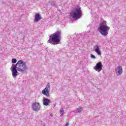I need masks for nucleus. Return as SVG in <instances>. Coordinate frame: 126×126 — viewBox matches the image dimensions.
Wrapping results in <instances>:
<instances>
[{"label": "nucleus", "instance_id": "f257e3e1", "mask_svg": "<svg viewBox=\"0 0 126 126\" xmlns=\"http://www.w3.org/2000/svg\"><path fill=\"white\" fill-rule=\"evenodd\" d=\"M27 69V66H26V63L22 60L19 61L16 64H12L11 67L12 75L14 78H16L17 75H19L18 71L24 73L25 70Z\"/></svg>", "mask_w": 126, "mask_h": 126}, {"label": "nucleus", "instance_id": "f03ea898", "mask_svg": "<svg viewBox=\"0 0 126 126\" xmlns=\"http://www.w3.org/2000/svg\"><path fill=\"white\" fill-rule=\"evenodd\" d=\"M61 35L62 31L60 30L58 31L49 36V39L48 41V43H50L52 45H58V44H60V42H61Z\"/></svg>", "mask_w": 126, "mask_h": 126}, {"label": "nucleus", "instance_id": "7ed1b4c3", "mask_svg": "<svg viewBox=\"0 0 126 126\" xmlns=\"http://www.w3.org/2000/svg\"><path fill=\"white\" fill-rule=\"evenodd\" d=\"M111 28L107 26V22L103 21L99 24V27L98 29V31L104 37H107L109 34V30Z\"/></svg>", "mask_w": 126, "mask_h": 126}, {"label": "nucleus", "instance_id": "20e7f679", "mask_svg": "<svg viewBox=\"0 0 126 126\" xmlns=\"http://www.w3.org/2000/svg\"><path fill=\"white\" fill-rule=\"evenodd\" d=\"M70 17H72L74 20H77L82 16V10H81V7H75L72 11L70 13Z\"/></svg>", "mask_w": 126, "mask_h": 126}, {"label": "nucleus", "instance_id": "39448f33", "mask_svg": "<svg viewBox=\"0 0 126 126\" xmlns=\"http://www.w3.org/2000/svg\"><path fill=\"white\" fill-rule=\"evenodd\" d=\"M51 88V84L48 83L44 90L42 91V93L46 97H50V89Z\"/></svg>", "mask_w": 126, "mask_h": 126}, {"label": "nucleus", "instance_id": "423d86ee", "mask_svg": "<svg viewBox=\"0 0 126 126\" xmlns=\"http://www.w3.org/2000/svg\"><path fill=\"white\" fill-rule=\"evenodd\" d=\"M103 67V65H102V63L101 62H98L96 63V65L94 67V69L96 71L100 72L102 70V68Z\"/></svg>", "mask_w": 126, "mask_h": 126}, {"label": "nucleus", "instance_id": "0eeeda50", "mask_svg": "<svg viewBox=\"0 0 126 126\" xmlns=\"http://www.w3.org/2000/svg\"><path fill=\"white\" fill-rule=\"evenodd\" d=\"M32 109L35 112H38L41 109V106L40 104L37 102H34L32 104Z\"/></svg>", "mask_w": 126, "mask_h": 126}, {"label": "nucleus", "instance_id": "6e6552de", "mask_svg": "<svg viewBox=\"0 0 126 126\" xmlns=\"http://www.w3.org/2000/svg\"><path fill=\"white\" fill-rule=\"evenodd\" d=\"M115 72L117 75H121L123 73V67L122 66H118L116 69H115Z\"/></svg>", "mask_w": 126, "mask_h": 126}, {"label": "nucleus", "instance_id": "1a4fd4ad", "mask_svg": "<svg viewBox=\"0 0 126 126\" xmlns=\"http://www.w3.org/2000/svg\"><path fill=\"white\" fill-rule=\"evenodd\" d=\"M51 104V100L47 98L44 97L43 100V104L44 106H49Z\"/></svg>", "mask_w": 126, "mask_h": 126}, {"label": "nucleus", "instance_id": "9d476101", "mask_svg": "<svg viewBox=\"0 0 126 126\" xmlns=\"http://www.w3.org/2000/svg\"><path fill=\"white\" fill-rule=\"evenodd\" d=\"M94 52L97 54L98 56H101V50H100V46L98 45L94 46Z\"/></svg>", "mask_w": 126, "mask_h": 126}, {"label": "nucleus", "instance_id": "9b49d317", "mask_svg": "<svg viewBox=\"0 0 126 126\" xmlns=\"http://www.w3.org/2000/svg\"><path fill=\"white\" fill-rule=\"evenodd\" d=\"M41 19V16H40V14H36L35 15V18H34V21L36 22L39 21V20H40Z\"/></svg>", "mask_w": 126, "mask_h": 126}, {"label": "nucleus", "instance_id": "f8f14e48", "mask_svg": "<svg viewBox=\"0 0 126 126\" xmlns=\"http://www.w3.org/2000/svg\"><path fill=\"white\" fill-rule=\"evenodd\" d=\"M60 114L61 115H60V117H63V114L64 113V110H63V108H62L61 109H60Z\"/></svg>", "mask_w": 126, "mask_h": 126}, {"label": "nucleus", "instance_id": "ddd939ff", "mask_svg": "<svg viewBox=\"0 0 126 126\" xmlns=\"http://www.w3.org/2000/svg\"><path fill=\"white\" fill-rule=\"evenodd\" d=\"M49 3L51 4V5H53V6L56 4V1L51 0L49 1Z\"/></svg>", "mask_w": 126, "mask_h": 126}, {"label": "nucleus", "instance_id": "4468645a", "mask_svg": "<svg viewBox=\"0 0 126 126\" xmlns=\"http://www.w3.org/2000/svg\"><path fill=\"white\" fill-rule=\"evenodd\" d=\"M82 110H83V109L82 107H79L77 109V113H81V112H82Z\"/></svg>", "mask_w": 126, "mask_h": 126}, {"label": "nucleus", "instance_id": "2eb2a0df", "mask_svg": "<svg viewBox=\"0 0 126 126\" xmlns=\"http://www.w3.org/2000/svg\"><path fill=\"white\" fill-rule=\"evenodd\" d=\"M17 62V60H16V59H15V58L12 59V63H16Z\"/></svg>", "mask_w": 126, "mask_h": 126}, {"label": "nucleus", "instance_id": "dca6fc26", "mask_svg": "<svg viewBox=\"0 0 126 126\" xmlns=\"http://www.w3.org/2000/svg\"><path fill=\"white\" fill-rule=\"evenodd\" d=\"M91 59H93V60H95V59H96V57L93 55V54L91 55Z\"/></svg>", "mask_w": 126, "mask_h": 126}, {"label": "nucleus", "instance_id": "f3484780", "mask_svg": "<svg viewBox=\"0 0 126 126\" xmlns=\"http://www.w3.org/2000/svg\"><path fill=\"white\" fill-rule=\"evenodd\" d=\"M68 125H69L68 123L67 122V123L65 124V126H68Z\"/></svg>", "mask_w": 126, "mask_h": 126}, {"label": "nucleus", "instance_id": "a211bd4d", "mask_svg": "<svg viewBox=\"0 0 126 126\" xmlns=\"http://www.w3.org/2000/svg\"><path fill=\"white\" fill-rule=\"evenodd\" d=\"M56 105H57V103H55V104H54V107H56Z\"/></svg>", "mask_w": 126, "mask_h": 126}, {"label": "nucleus", "instance_id": "6ab92c4d", "mask_svg": "<svg viewBox=\"0 0 126 126\" xmlns=\"http://www.w3.org/2000/svg\"><path fill=\"white\" fill-rule=\"evenodd\" d=\"M88 33H90V32H88Z\"/></svg>", "mask_w": 126, "mask_h": 126}]
</instances>
